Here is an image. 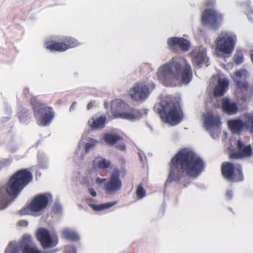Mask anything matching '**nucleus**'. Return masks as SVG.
<instances>
[{"label": "nucleus", "mask_w": 253, "mask_h": 253, "mask_svg": "<svg viewBox=\"0 0 253 253\" xmlns=\"http://www.w3.org/2000/svg\"><path fill=\"white\" fill-rule=\"evenodd\" d=\"M191 54L192 62L195 66L200 67L202 65L206 64L209 61L207 49L203 46L195 49Z\"/></svg>", "instance_id": "17"}, {"label": "nucleus", "mask_w": 253, "mask_h": 253, "mask_svg": "<svg viewBox=\"0 0 253 253\" xmlns=\"http://www.w3.org/2000/svg\"><path fill=\"white\" fill-rule=\"evenodd\" d=\"M86 154L84 150L82 149L81 143H79L78 147L75 150L73 156L74 162L77 164L80 163L84 159Z\"/></svg>", "instance_id": "31"}, {"label": "nucleus", "mask_w": 253, "mask_h": 253, "mask_svg": "<svg viewBox=\"0 0 253 253\" xmlns=\"http://www.w3.org/2000/svg\"><path fill=\"white\" fill-rule=\"evenodd\" d=\"M61 235L63 238L74 241L80 239L79 235L75 231L67 227L62 229Z\"/></svg>", "instance_id": "30"}, {"label": "nucleus", "mask_w": 253, "mask_h": 253, "mask_svg": "<svg viewBox=\"0 0 253 253\" xmlns=\"http://www.w3.org/2000/svg\"><path fill=\"white\" fill-rule=\"evenodd\" d=\"M167 42L169 47L172 50H174L176 47L178 46L182 50L187 51L191 46L190 41L182 37L170 38Z\"/></svg>", "instance_id": "20"}, {"label": "nucleus", "mask_w": 253, "mask_h": 253, "mask_svg": "<svg viewBox=\"0 0 253 253\" xmlns=\"http://www.w3.org/2000/svg\"><path fill=\"white\" fill-rule=\"evenodd\" d=\"M116 147L118 149L122 151H124L126 149V146L124 143L117 144Z\"/></svg>", "instance_id": "42"}, {"label": "nucleus", "mask_w": 253, "mask_h": 253, "mask_svg": "<svg viewBox=\"0 0 253 253\" xmlns=\"http://www.w3.org/2000/svg\"><path fill=\"white\" fill-rule=\"evenodd\" d=\"M52 199L50 194H42L35 197L30 205L20 210L22 215L33 214L37 216L46 207L48 202Z\"/></svg>", "instance_id": "10"}, {"label": "nucleus", "mask_w": 253, "mask_h": 253, "mask_svg": "<svg viewBox=\"0 0 253 253\" xmlns=\"http://www.w3.org/2000/svg\"><path fill=\"white\" fill-rule=\"evenodd\" d=\"M148 110H133L130 111H122L119 113L115 114V118H121L129 121H135L141 118L143 115L148 113Z\"/></svg>", "instance_id": "18"}, {"label": "nucleus", "mask_w": 253, "mask_h": 253, "mask_svg": "<svg viewBox=\"0 0 253 253\" xmlns=\"http://www.w3.org/2000/svg\"><path fill=\"white\" fill-rule=\"evenodd\" d=\"M32 174L27 169H22L16 172L9 179L6 188L0 187V210L7 206L8 194L16 196L31 181Z\"/></svg>", "instance_id": "3"}, {"label": "nucleus", "mask_w": 253, "mask_h": 253, "mask_svg": "<svg viewBox=\"0 0 253 253\" xmlns=\"http://www.w3.org/2000/svg\"><path fill=\"white\" fill-rule=\"evenodd\" d=\"M238 152L233 153L229 155L230 159H239L249 157L252 154V148L250 145H245L243 142L238 139L237 141Z\"/></svg>", "instance_id": "21"}, {"label": "nucleus", "mask_w": 253, "mask_h": 253, "mask_svg": "<svg viewBox=\"0 0 253 253\" xmlns=\"http://www.w3.org/2000/svg\"><path fill=\"white\" fill-rule=\"evenodd\" d=\"M227 125L233 133L239 134L244 129H247L253 133V111L244 113L238 119L229 120Z\"/></svg>", "instance_id": "9"}, {"label": "nucleus", "mask_w": 253, "mask_h": 253, "mask_svg": "<svg viewBox=\"0 0 253 253\" xmlns=\"http://www.w3.org/2000/svg\"><path fill=\"white\" fill-rule=\"evenodd\" d=\"M234 60L236 64H240L243 61V54L241 52H237L234 56Z\"/></svg>", "instance_id": "36"}, {"label": "nucleus", "mask_w": 253, "mask_h": 253, "mask_svg": "<svg viewBox=\"0 0 253 253\" xmlns=\"http://www.w3.org/2000/svg\"><path fill=\"white\" fill-rule=\"evenodd\" d=\"M205 128L213 138L217 137L220 134V119L219 116H214L211 111L206 110L203 114Z\"/></svg>", "instance_id": "12"}, {"label": "nucleus", "mask_w": 253, "mask_h": 253, "mask_svg": "<svg viewBox=\"0 0 253 253\" xmlns=\"http://www.w3.org/2000/svg\"><path fill=\"white\" fill-rule=\"evenodd\" d=\"M39 165L42 168H46L48 166V162L47 157L44 155L39 156Z\"/></svg>", "instance_id": "34"}, {"label": "nucleus", "mask_w": 253, "mask_h": 253, "mask_svg": "<svg viewBox=\"0 0 253 253\" xmlns=\"http://www.w3.org/2000/svg\"><path fill=\"white\" fill-rule=\"evenodd\" d=\"M155 87V84L153 83H137L130 88L129 95L133 100L142 102L149 97Z\"/></svg>", "instance_id": "11"}, {"label": "nucleus", "mask_w": 253, "mask_h": 253, "mask_svg": "<svg viewBox=\"0 0 253 253\" xmlns=\"http://www.w3.org/2000/svg\"><path fill=\"white\" fill-rule=\"evenodd\" d=\"M215 0H208L206 2L207 8L203 12L201 16L202 22L209 25L212 28L218 29L223 21L222 14L213 8H211L215 5Z\"/></svg>", "instance_id": "6"}, {"label": "nucleus", "mask_w": 253, "mask_h": 253, "mask_svg": "<svg viewBox=\"0 0 253 253\" xmlns=\"http://www.w3.org/2000/svg\"><path fill=\"white\" fill-rule=\"evenodd\" d=\"M237 42V35L233 32H221L214 42L217 56L219 57H230L234 50Z\"/></svg>", "instance_id": "5"}, {"label": "nucleus", "mask_w": 253, "mask_h": 253, "mask_svg": "<svg viewBox=\"0 0 253 253\" xmlns=\"http://www.w3.org/2000/svg\"><path fill=\"white\" fill-rule=\"evenodd\" d=\"M184 186L186 187V186H187V185H186V184H184Z\"/></svg>", "instance_id": "51"}, {"label": "nucleus", "mask_w": 253, "mask_h": 253, "mask_svg": "<svg viewBox=\"0 0 253 253\" xmlns=\"http://www.w3.org/2000/svg\"><path fill=\"white\" fill-rule=\"evenodd\" d=\"M24 116H22L20 114H19V112H18V116H19V119L21 120V121H23V120H24V117L25 116H27L26 115V112L25 110H24Z\"/></svg>", "instance_id": "45"}, {"label": "nucleus", "mask_w": 253, "mask_h": 253, "mask_svg": "<svg viewBox=\"0 0 253 253\" xmlns=\"http://www.w3.org/2000/svg\"><path fill=\"white\" fill-rule=\"evenodd\" d=\"M97 175L95 169H89L86 171L85 175L81 179V183L86 186H93L94 185V179Z\"/></svg>", "instance_id": "24"}, {"label": "nucleus", "mask_w": 253, "mask_h": 253, "mask_svg": "<svg viewBox=\"0 0 253 253\" xmlns=\"http://www.w3.org/2000/svg\"><path fill=\"white\" fill-rule=\"evenodd\" d=\"M106 119V117L104 116L92 117L88 120V124L92 129H100L105 126Z\"/></svg>", "instance_id": "25"}, {"label": "nucleus", "mask_w": 253, "mask_h": 253, "mask_svg": "<svg viewBox=\"0 0 253 253\" xmlns=\"http://www.w3.org/2000/svg\"><path fill=\"white\" fill-rule=\"evenodd\" d=\"M204 169L202 159L190 149L180 150L172 158L167 183L180 182L185 175L195 178Z\"/></svg>", "instance_id": "1"}, {"label": "nucleus", "mask_w": 253, "mask_h": 253, "mask_svg": "<svg viewBox=\"0 0 253 253\" xmlns=\"http://www.w3.org/2000/svg\"><path fill=\"white\" fill-rule=\"evenodd\" d=\"M241 6L244 8L245 12L246 13V14L248 15V19H250V17H249V14L252 13V10L250 7L249 4H244L243 5H241Z\"/></svg>", "instance_id": "37"}, {"label": "nucleus", "mask_w": 253, "mask_h": 253, "mask_svg": "<svg viewBox=\"0 0 253 253\" xmlns=\"http://www.w3.org/2000/svg\"><path fill=\"white\" fill-rule=\"evenodd\" d=\"M62 210L61 205L59 203H55L53 206V211L56 213H60Z\"/></svg>", "instance_id": "38"}, {"label": "nucleus", "mask_w": 253, "mask_h": 253, "mask_svg": "<svg viewBox=\"0 0 253 253\" xmlns=\"http://www.w3.org/2000/svg\"><path fill=\"white\" fill-rule=\"evenodd\" d=\"M125 103L121 99H117L111 102V111L113 117L115 118V114L119 113L123 111V109L126 107Z\"/></svg>", "instance_id": "29"}, {"label": "nucleus", "mask_w": 253, "mask_h": 253, "mask_svg": "<svg viewBox=\"0 0 253 253\" xmlns=\"http://www.w3.org/2000/svg\"><path fill=\"white\" fill-rule=\"evenodd\" d=\"M221 169L223 175L229 181L238 182L243 180V174L240 165L234 166L231 163L225 162L223 163Z\"/></svg>", "instance_id": "13"}, {"label": "nucleus", "mask_w": 253, "mask_h": 253, "mask_svg": "<svg viewBox=\"0 0 253 253\" xmlns=\"http://www.w3.org/2000/svg\"><path fill=\"white\" fill-rule=\"evenodd\" d=\"M136 193L137 199H140L146 196V191L141 185H139L137 188Z\"/></svg>", "instance_id": "35"}, {"label": "nucleus", "mask_w": 253, "mask_h": 253, "mask_svg": "<svg viewBox=\"0 0 253 253\" xmlns=\"http://www.w3.org/2000/svg\"><path fill=\"white\" fill-rule=\"evenodd\" d=\"M24 222L25 223V224L26 225L27 224V222L24 221Z\"/></svg>", "instance_id": "50"}, {"label": "nucleus", "mask_w": 253, "mask_h": 253, "mask_svg": "<svg viewBox=\"0 0 253 253\" xmlns=\"http://www.w3.org/2000/svg\"><path fill=\"white\" fill-rule=\"evenodd\" d=\"M86 201L88 205L94 211H100L109 209L118 203L117 201H115L96 205L91 204L89 199H87Z\"/></svg>", "instance_id": "27"}, {"label": "nucleus", "mask_w": 253, "mask_h": 253, "mask_svg": "<svg viewBox=\"0 0 253 253\" xmlns=\"http://www.w3.org/2000/svg\"><path fill=\"white\" fill-rule=\"evenodd\" d=\"M106 181V178H100L96 176L94 179V185L97 184L98 185H100L105 183Z\"/></svg>", "instance_id": "39"}, {"label": "nucleus", "mask_w": 253, "mask_h": 253, "mask_svg": "<svg viewBox=\"0 0 253 253\" xmlns=\"http://www.w3.org/2000/svg\"><path fill=\"white\" fill-rule=\"evenodd\" d=\"M98 141L86 136V134H83L82 139L80 142L81 146L82 144H84L85 147L84 151L86 153L92 149L96 145Z\"/></svg>", "instance_id": "26"}, {"label": "nucleus", "mask_w": 253, "mask_h": 253, "mask_svg": "<svg viewBox=\"0 0 253 253\" xmlns=\"http://www.w3.org/2000/svg\"><path fill=\"white\" fill-rule=\"evenodd\" d=\"M31 103L33 106L38 124L41 126H46L50 124L54 117L52 109L40 103L36 98H32Z\"/></svg>", "instance_id": "7"}, {"label": "nucleus", "mask_w": 253, "mask_h": 253, "mask_svg": "<svg viewBox=\"0 0 253 253\" xmlns=\"http://www.w3.org/2000/svg\"><path fill=\"white\" fill-rule=\"evenodd\" d=\"M65 42H55L53 41H47L45 47L47 49L52 51L64 52L68 49L76 47L80 44L79 42L71 37H67Z\"/></svg>", "instance_id": "14"}, {"label": "nucleus", "mask_w": 253, "mask_h": 253, "mask_svg": "<svg viewBox=\"0 0 253 253\" xmlns=\"http://www.w3.org/2000/svg\"><path fill=\"white\" fill-rule=\"evenodd\" d=\"M65 253H76V252L75 248L70 245L66 247Z\"/></svg>", "instance_id": "40"}, {"label": "nucleus", "mask_w": 253, "mask_h": 253, "mask_svg": "<svg viewBox=\"0 0 253 253\" xmlns=\"http://www.w3.org/2000/svg\"><path fill=\"white\" fill-rule=\"evenodd\" d=\"M37 239L44 249L53 248L58 243L56 236H51L49 231L44 228H39L36 234Z\"/></svg>", "instance_id": "15"}, {"label": "nucleus", "mask_w": 253, "mask_h": 253, "mask_svg": "<svg viewBox=\"0 0 253 253\" xmlns=\"http://www.w3.org/2000/svg\"><path fill=\"white\" fill-rule=\"evenodd\" d=\"M21 249V242L12 241L9 243L5 249V253H19Z\"/></svg>", "instance_id": "32"}, {"label": "nucleus", "mask_w": 253, "mask_h": 253, "mask_svg": "<svg viewBox=\"0 0 253 253\" xmlns=\"http://www.w3.org/2000/svg\"><path fill=\"white\" fill-rule=\"evenodd\" d=\"M32 237L25 234L21 241V249L23 253H42L32 242Z\"/></svg>", "instance_id": "22"}, {"label": "nucleus", "mask_w": 253, "mask_h": 253, "mask_svg": "<svg viewBox=\"0 0 253 253\" xmlns=\"http://www.w3.org/2000/svg\"><path fill=\"white\" fill-rule=\"evenodd\" d=\"M93 166L94 169H105L110 167L111 162L109 160H107L101 157H97L94 159L93 161Z\"/></svg>", "instance_id": "28"}, {"label": "nucleus", "mask_w": 253, "mask_h": 253, "mask_svg": "<svg viewBox=\"0 0 253 253\" xmlns=\"http://www.w3.org/2000/svg\"><path fill=\"white\" fill-rule=\"evenodd\" d=\"M162 121L171 126L179 124L183 120L182 111L177 103H173L169 96H162L159 104L154 107Z\"/></svg>", "instance_id": "4"}, {"label": "nucleus", "mask_w": 253, "mask_h": 253, "mask_svg": "<svg viewBox=\"0 0 253 253\" xmlns=\"http://www.w3.org/2000/svg\"><path fill=\"white\" fill-rule=\"evenodd\" d=\"M226 197L228 199L231 198L232 196V192L230 190H227L226 194Z\"/></svg>", "instance_id": "44"}, {"label": "nucleus", "mask_w": 253, "mask_h": 253, "mask_svg": "<svg viewBox=\"0 0 253 253\" xmlns=\"http://www.w3.org/2000/svg\"><path fill=\"white\" fill-rule=\"evenodd\" d=\"M104 139L107 143L113 145L120 140L121 137L115 134H105L104 135Z\"/></svg>", "instance_id": "33"}, {"label": "nucleus", "mask_w": 253, "mask_h": 253, "mask_svg": "<svg viewBox=\"0 0 253 253\" xmlns=\"http://www.w3.org/2000/svg\"><path fill=\"white\" fill-rule=\"evenodd\" d=\"M104 106L105 108H108L109 106V104L108 103L105 102L104 104Z\"/></svg>", "instance_id": "48"}, {"label": "nucleus", "mask_w": 253, "mask_h": 253, "mask_svg": "<svg viewBox=\"0 0 253 253\" xmlns=\"http://www.w3.org/2000/svg\"><path fill=\"white\" fill-rule=\"evenodd\" d=\"M93 104L92 102H89L88 105H87V109L88 110H89L90 108H91V107H92Z\"/></svg>", "instance_id": "46"}, {"label": "nucleus", "mask_w": 253, "mask_h": 253, "mask_svg": "<svg viewBox=\"0 0 253 253\" xmlns=\"http://www.w3.org/2000/svg\"><path fill=\"white\" fill-rule=\"evenodd\" d=\"M89 194L93 197H95L97 195V193L95 190L92 188H90L88 190Z\"/></svg>", "instance_id": "43"}, {"label": "nucleus", "mask_w": 253, "mask_h": 253, "mask_svg": "<svg viewBox=\"0 0 253 253\" xmlns=\"http://www.w3.org/2000/svg\"><path fill=\"white\" fill-rule=\"evenodd\" d=\"M157 76L163 85L175 86L188 84L192 78V71L184 58L175 56L159 67Z\"/></svg>", "instance_id": "2"}, {"label": "nucleus", "mask_w": 253, "mask_h": 253, "mask_svg": "<svg viewBox=\"0 0 253 253\" xmlns=\"http://www.w3.org/2000/svg\"><path fill=\"white\" fill-rule=\"evenodd\" d=\"M215 106L216 107H218V104L217 105V104H215Z\"/></svg>", "instance_id": "49"}, {"label": "nucleus", "mask_w": 253, "mask_h": 253, "mask_svg": "<svg viewBox=\"0 0 253 253\" xmlns=\"http://www.w3.org/2000/svg\"><path fill=\"white\" fill-rule=\"evenodd\" d=\"M222 109L224 112L230 115H233L237 113L238 108L237 103L232 100L224 98L221 101Z\"/></svg>", "instance_id": "23"}, {"label": "nucleus", "mask_w": 253, "mask_h": 253, "mask_svg": "<svg viewBox=\"0 0 253 253\" xmlns=\"http://www.w3.org/2000/svg\"><path fill=\"white\" fill-rule=\"evenodd\" d=\"M233 64L232 63H229L226 65H223V67L226 70H230L233 68Z\"/></svg>", "instance_id": "41"}, {"label": "nucleus", "mask_w": 253, "mask_h": 253, "mask_svg": "<svg viewBox=\"0 0 253 253\" xmlns=\"http://www.w3.org/2000/svg\"><path fill=\"white\" fill-rule=\"evenodd\" d=\"M76 103L75 102L73 103L72 104V105H71L70 109H73L74 108L76 107Z\"/></svg>", "instance_id": "47"}, {"label": "nucleus", "mask_w": 253, "mask_h": 253, "mask_svg": "<svg viewBox=\"0 0 253 253\" xmlns=\"http://www.w3.org/2000/svg\"><path fill=\"white\" fill-rule=\"evenodd\" d=\"M120 175L119 169H115L112 171L110 180L106 186V191L108 193H113L121 189L122 184Z\"/></svg>", "instance_id": "16"}, {"label": "nucleus", "mask_w": 253, "mask_h": 253, "mask_svg": "<svg viewBox=\"0 0 253 253\" xmlns=\"http://www.w3.org/2000/svg\"><path fill=\"white\" fill-rule=\"evenodd\" d=\"M249 76V73L243 69L239 70L231 75L232 79L237 85V92L242 93V97L245 101L249 100V97L253 92V89L250 87L246 82V79Z\"/></svg>", "instance_id": "8"}, {"label": "nucleus", "mask_w": 253, "mask_h": 253, "mask_svg": "<svg viewBox=\"0 0 253 253\" xmlns=\"http://www.w3.org/2000/svg\"><path fill=\"white\" fill-rule=\"evenodd\" d=\"M217 84L214 89V95L216 97L223 96L228 88L229 80L224 75H217L213 77Z\"/></svg>", "instance_id": "19"}]
</instances>
